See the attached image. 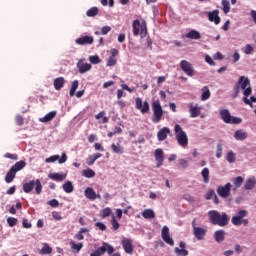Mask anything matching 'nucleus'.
<instances>
[{
	"instance_id": "nucleus-1",
	"label": "nucleus",
	"mask_w": 256,
	"mask_h": 256,
	"mask_svg": "<svg viewBox=\"0 0 256 256\" xmlns=\"http://www.w3.org/2000/svg\"><path fill=\"white\" fill-rule=\"evenodd\" d=\"M208 217L212 225H218L219 227H226V225H229V216H227V213L225 212L221 214L216 210H210L208 212Z\"/></svg>"
},
{
	"instance_id": "nucleus-2",
	"label": "nucleus",
	"mask_w": 256,
	"mask_h": 256,
	"mask_svg": "<svg viewBox=\"0 0 256 256\" xmlns=\"http://www.w3.org/2000/svg\"><path fill=\"white\" fill-rule=\"evenodd\" d=\"M238 85L240 86V89H243V101L245 103V105H250L251 107H253V104L251 103V101L247 98L249 97V95H251V93H253V90L251 89V82L249 81V78L245 77V76H241L238 80Z\"/></svg>"
},
{
	"instance_id": "nucleus-3",
	"label": "nucleus",
	"mask_w": 256,
	"mask_h": 256,
	"mask_svg": "<svg viewBox=\"0 0 256 256\" xmlns=\"http://www.w3.org/2000/svg\"><path fill=\"white\" fill-rule=\"evenodd\" d=\"M174 133H175V137L178 142V145H180V147L185 148L187 147V145H189V138L187 137V133L183 131V128L181 127V125L179 124L175 125Z\"/></svg>"
},
{
	"instance_id": "nucleus-4",
	"label": "nucleus",
	"mask_w": 256,
	"mask_h": 256,
	"mask_svg": "<svg viewBox=\"0 0 256 256\" xmlns=\"http://www.w3.org/2000/svg\"><path fill=\"white\" fill-rule=\"evenodd\" d=\"M33 189H35L36 195H41V192L43 191V185L41 184V180H31L23 184L24 193H31Z\"/></svg>"
},
{
	"instance_id": "nucleus-5",
	"label": "nucleus",
	"mask_w": 256,
	"mask_h": 256,
	"mask_svg": "<svg viewBox=\"0 0 256 256\" xmlns=\"http://www.w3.org/2000/svg\"><path fill=\"white\" fill-rule=\"evenodd\" d=\"M221 119L224 123L228 125H239V123H243V119L239 117H235L231 115V112L227 109H223L220 111Z\"/></svg>"
},
{
	"instance_id": "nucleus-6",
	"label": "nucleus",
	"mask_w": 256,
	"mask_h": 256,
	"mask_svg": "<svg viewBox=\"0 0 256 256\" xmlns=\"http://www.w3.org/2000/svg\"><path fill=\"white\" fill-rule=\"evenodd\" d=\"M246 215V210L238 211V213L234 215L231 219L232 224H234L236 227H239V225H244L245 227H247V225H249V220L245 219Z\"/></svg>"
},
{
	"instance_id": "nucleus-7",
	"label": "nucleus",
	"mask_w": 256,
	"mask_h": 256,
	"mask_svg": "<svg viewBox=\"0 0 256 256\" xmlns=\"http://www.w3.org/2000/svg\"><path fill=\"white\" fill-rule=\"evenodd\" d=\"M152 111V123H159L163 117V108L161 107V102H159V100L152 103Z\"/></svg>"
},
{
	"instance_id": "nucleus-8",
	"label": "nucleus",
	"mask_w": 256,
	"mask_h": 256,
	"mask_svg": "<svg viewBox=\"0 0 256 256\" xmlns=\"http://www.w3.org/2000/svg\"><path fill=\"white\" fill-rule=\"evenodd\" d=\"M232 185L231 183H226L224 186L220 185L217 188V194L219 195V197H221L222 199H227V197H230L231 195V189H232Z\"/></svg>"
},
{
	"instance_id": "nucleus-9",
	"label": "nucleus",
	"mask_w": 256,
	"mask_h": 256,
	"mask_svg": "<svg viewBox=\"0 0 256 256\" xmlns=\"http://www.w3.org/2000/svg\"><path fill=\"white\" fill-rule=\"evenodd\" d=\"M180 67L182 71H184V73L188 75V77H193V75H195V69L193 68V64H191L189 61L182 60L180 62Z\"/></svg>"
},
{
	"instance_id": "nucleus-10",
	"label": "nucleus",
	"mask_w": 256,
	"mask_h": 256,
	"mask_svg": "<svg viewBox=\"0 0 256 256\" xmlns=\"http://www.w3.org/2000/svg\"><path fill=\"white\" fill-rule=\"evenodd\" d=\"M136 109L142 113V115H145V113H149V102L144 101L141 98H136Z\"/></svg>"
},
{
	"instance_id": "nucleus-11",
	"label": "nucleus",
	"mask_w": 256,
	"mask_h": 256,
	"mask_svg": "<svg viewBox=\"0 0 256 256\" xmlns=\"http://www.w3.org/2000/svg\"><path fill=\"white\" fill-rule=\"evenodd\" d=\"M161 237L167 245H170V247H173V245H175V241L173 240V238H171V234L169 233V227L163 226L161 231Z\"/></svg>"
},
{
	"instance_id": "nucleus-12",
	"label": "nucleus",
	"mask_w": 256,
	"mask_h": 256,
	"mask_svg": "<svg viewBox=\"0 0 256 256\" xmlns=\"http://www.w3.org/2000/svg\"><path fill=\"white\" fill-rule=\"evenodd\" d=\"M189 107V113H190V117H192V119H195V117H199V115H201V106H199V104H195L193 102H191L190 104H188Z\"/></svg>"
},
{
	"instance_id": "nucleus-13",
	"label": "nucleus",
	"mask_w": 256,
	"mask_h": 256,
	"mask_svg": "<svg viewBox=\"0 0 256 256\" xmlns=\"http://www.w3.org/2000/svg\"><path fill=\"white\" fill-rule=\"evenodd\" d=\"M96 251L99 255H105V253H108V255H113L115 248H113V246H111L109 243L104 242L103 245Z\"/></svg>"
},
{
	"instance_id": "nucleus-14",
	"label": "nucleus",
	"mask_w": 256,
	"mask_h": 256,
	"mask_svg": "<svg viewBox=\"0 0 256 256\" xmlns=\"http://www.w3.org/2000/svg\"><path fill=\"white\" fill-rule=\"evenodd\" d=\"M121 245L125 253H128V255L133 254V240H131L130 238H123L121 241Z\"/></svg>"
},
{
	"instance_id": "nucleus-15",
	"label": "nucleus",
	"mask_w": 256,
	"mask_h": 256,
	"mask_svg": "<svg viewBox=\"0 0 256 256\" xmlns=\"http://www.w3.org/2000/svg\"><path fill=\"white\" fill-rule=\"evenodd\" d=\"M55 161H58L60 165H63V163L67 162V154L62 153L61 158L59 157V155H53V156H50L49 158H46L47 163H55Z\"/></svg>"
},
{
	"instance_id": "nucleus-16",
	"label": "nucleus",
	"mask_w": 256,
	"mask_h": 256,
	"mask_svg": "<svg viewBox=\"0 0 256 256\" xmlns=\"http://www.w3.org/2000/svg\"><path fill=\"white\" fill-rule=\"evenodd\" d=\"M193 229H194V236L196 237V239H198V241H202L205 235H207V230L205 228L195 226V223H193Z\"/></svg>"
},
{
	"instance_id": "nucleus-17",
	"label": "nucleus",
	"mask_w": 256,
	"mask_h": 256,
	"mask_svg": "<svg viewBox=\"0 0 256 256\" xmlns=\"http://www.w3.org/2000/svg\"><path fill=\"white\" fill-rule=\"evenodd\" d=\"M208 19L211 23H215V25H219L221 23V17H219V10H213L208 12Z\"/></svg>"
},
{
	"instance_id": "nucleus-18",
	"label": "nucleus",
	"mask_w": 256,
	"mask_h": 256,
	"mask_svg": "<svg viewBox=\"0 0 256 256\" xmlns=\"http://www.w3.org/2000/svg\"><path fill=\"white\" fill-rule=\"evenodd\" d=\"M93 41H94L93 36H82L75 40L77 45H93Z\"/></svg>"
},
{
	"instance_id": "nucleus-19",
	"label": "nucleus",
	"mask_w": 256,
	"mask_h": 256,
	"mask_svg": "<svg viewBox=\"0 0 256 256\" xmlns=\"http://www.w3.org/2000/svg\"><path fill=\"white\" fill-rule=\"evenodd\" d=\"M171 134V129L168 127L161 128L157 133V139L158 141H165L167 139V136Z\"/></svg>"
},
{
	"instance_id": "nucleus-20",
	"label": "nucleus",
	"mask_w": 256,
	"mask_h": 256,
	"mask_svg": "<svg viewBox=\"0 0 256 256\" xmlns=\"http://www.w3.org/2000/svg\"><path fill=\"white\" fill-rule=\"evenodd\" d=\"M154 157L156 159L157 167H161V165H163V161L165 160L163 149L161 148L156 149L154 153Z\"/></svg>"
},
{
	"instance_id": "nucleus-21",
	"label": "nucleus",
	"mask_w": 256,
	"mask_h": 256,
	"mask_svg": "<svg viewBox=\"0 0 256 256\" xmlns=\"http://www.w3.org/2000/svg\"><path fill=\"white\" fill-rule=\"evenodd\" d=\"M84 195L86 199H89L90 201H95V199H97V196L95 195V190L92 187H87L84 191Z\"/></svg>"
},
{
	"instance_id": "nucleus-22",
	"label": "nucleus",
	"mask_w": 256,
	"mask_h": 256,
	"mask_svg": "<svg viewBox=\"0 0 256 256\" xmlns=\"http://www.w3.org/2000/svg\"><path fill=\"white\" fill-rule=\"evenodd\" d=\"M214 239H215L216 243H223V241H225V230L215 231Z\"/></svg>"
},
{
	"instance_id": "nucleus-23",
	"label": "nucleus",
	"mask_w": 256,
	"mask_h": 256,
	"mask_svg": "<svg viewBox=\"0 0 256 256\" xmlns=\"http://www.w3.org/2000/svg\"><path fill=\"white\" fill-rule=\"evenodd\" d=\"M101 157H103V154H101V153H96L94 155H90L86 159V163H87V165H89L91 167L95 164V161H97V159H101Z\"/></svg>"
},
{
	"instance_id": "nucleus-24",
	"label": "nucleus",
	"mask_w": 256,
	"mask_h": 256,
	"mask_svg": "<svg viewBox=\"0 0 256 256\" xmlns=\"http://www.w3.org/2000/svg\"><path fill=\"white\" fill-rule=\"evenodd\" d=\"M111 149L113 153H116L118 155H123V153H125V148L121 146V144L119 143L118 144L112 143Z\"/></svg>"
},
{
	"instance_id": "nucleus-25",
	"label": "nucleus",
	"mask_w": 256,
	"mask_h": 256,
	"mask_svg": "<svg viewBox=\"0 0 256 256\" xmlns=\"http://www.w3.org/2000/svg\"><path fill=\"white\" fill-rule=\"evenodd\" d=\"M55 115H57V112L51 111L48 114H46L44 117L40 118L39 121L41 123H49V121H53V119H55Z\"/></svg>"
},
{
	"instance_id": "nucleus-26",
	"label": "nucleus",
	"mask_w": 256,
	"mask_h": 256,
	"mask_svg": "<svg viewBox=\"0 0 256 256\" xmlns=\"http://www.w3.org/2000/svg\"><path fill=\"white\" fill-rule=\"evenodd\" d=\"M185 37L186 39L199 40L201 39V33L197 30H190L188 33H186Z\"/></svg>"
},
{
	"instance_id": "nucleus-27",
	"label": "nucleus",
	"mask_w": 256,
	"mask_h": 256,
	"mask_svg": "<svg viewBox=\"0 0 256 256\" xmlns=\"http://www.w3.org/2000/svg\"><path fill=\"white\" fill-rule=\"evenodd\" d=\"M63 85H65V78L58 77L54 80V89H56V91H61Z\"/></svg>"
},
{
	"instance_id": "nucleus-28",
	"label": "nucleus",
	"mask_w": 256,
	"mask_h": 256,
	"mask_svg": "<svg viewBox=\"0 0 256 256\" xmlns=\"http://www.w3.org/2000/svg\"><path fill=\"white\" fill-rule=\"evenodd\" d=\"M255 185H256V179H255V177H251L244 184V189L246 191H251V189L255 188Z\"/></svg>"
},
{
	"instance_id": "nucleus-29",
	"label": "nucleus",
	"mask_w": 256,
	"mask_h": 256,
	"mask_svg": "<svg viewBox=\"0 0 256 256\" xmlns=\"http://www.w3.org/2000/svg\"><path fill=\"white\" fill-rule=\"evenodd\" d=\"M27 163L24 160H20L18 162H16L11 169H13L16 173L18 171H21L22 169H25Z\"/></svg>"
},
{
	"instance_id": "nucleus-30",
	"label": "nucleus",
	"mask_w": 256,
	"mask_h": 256,
	"mask_svg": "<svg viewBox=\"0 0 256 256\" xmlns=\"http://www.w3.org/2000/svg\"><path fill=\"white\" fill-rule=\"evenodd\" d=\"M113 210H111L110 207H106L101 211L100 217L102 219H107V217H111V219L113 218Z\"/></svg>"
},
{
	"instance_id": "nucleus-31",
	"label": "nucleus",
	"mask_w": 256,
	"mask_h": 256,
	"mask_svg": "<svg viewBox=\"0 0 256 256\" xmlns=\"http://www.w3.org/2000/svg\"><path fill=\"white\" fill-rule=\"evenodd\" d=\"M15 175H17V172L14 169L10 168L5 176V181L7 183L13 182V179H15Z\"/></svg>"
},
{
	"instance_id": "nucleus-32",
	"label": "nucleus",
	"mask_w": 256,
	"mask_h": 256,
	"mask_svg": "<svg viewBox=\"0 0 256 256\" xmlns=\"http://www.w3.org/2000/svg\"><path fill=\"white\" fill-rule=\"evenodd\" d=\"M247 136V132H243V130H237L234 134V137L237 141H245Z\"/></svg>"
},
{
	"instance_id": "nucleus-33",
	"label": "nucleus",
	"mask_w": 256,
	"mask_h": 256,
	"mask_svg": "<svg viewBox=\"0 0 256 256\" xmlns=\"http://www.w3.org/2000/svg\"><path fill=\"white\" fill-rule=\"evenodd\" d=\"M142 217L144 219H155V212H153L152 209H145L143 212H142Z\"/></svg>"
},
{
	"instance_id": "nucleus-34",
	"label": "nucleus",
	"mask_w": 256,
	"mask_h": 256,
	"mask_svg": "<svg viewBox=\"0 0 256 256\" xmlns=\"http://www.w3.org/2000/svg\"><path fill=\"white\" fill-rule=\"evenodd\" d=\"M82 176L86 177V179H93V177H95V171L90 168L84 169L82 170Z\"/></svg>"
},
{
	"instance_id": "nucleus-35",
	"label": "nucleus",
	"mask_w": 256,
	"mask_h": 256,
	"mask_svg": "<svg viewBox=\"0 0 256 256\" xmlns=\"http://www.w3.org/2000/svg\"><path fill=\"white\" fill-rule=\"evenodd\" d=\"M62 189L65 191V193H73V183L71 181L65 182L62 186Z\"/></svg>"
},
{
	"instance_id": "nucleus-36",
	"label": "nucleus",
	"mask_w": 256,
	"mask_h": 256,
	"mask_svg": "<svg viewBox=\"0 0 256 256\" xmlns=\"http://www.w3.org/2000/svg\"><path fill=\"white\" fill-rule=\"evenodd\" d=\"M79 73H87V71H91V64L89 63H83L78 65Z\"/></svg>"
},
{
	"instance_id": "nucleus-37",
	"label": "nucleus",
	"mask_w": 256,
	"mask_h": 256,
	"mask_svg": "<svg viewBox=\"0 0 256 256\" xmlns=\"http://www.w3.org/2000/svg\"><path fill=\"white\" fill-rule=\"evenodd\" d=\"M202 95H201V101H207L209 97H211V91H209V88L207 86H204L202 89Z\"/></svg>"
},
{
	"instance_id": "nucleus-38",
	"label": "nucleus",
	"mask_w": 256,
	"mask_h": 256,
	"mask_svg": "<svg viewBox=\"0 0 256 256\" xmlns=\"http://www.w3.org/2000/svg\"><path fill=\"white\" fill-rule=\"evenodd\" d=\"M66 175L59 174V173H52L49 174V179H52L53 181H64Z\"/></svg>"
},
{
	"instance_id": "nucleus-39",
	"label": "nucleus",
	"mask_w": 256,
	"mask_h": 256,
	"mask_svg": "<svg viewBox=\"0 0 256 256\" xmlns=\"http://www.w3.org/2000/svg\"><path fill=\"white\" fill-rule=\"evenodd\" d=\"M51 253H53V248H51L49 244H44L40 251V254L41 255H51Z\"/></svg>"
},
{
	"instance_id": "nucleus-40",
	"label": "nucleus",
	"mask_w": 256,
	"mask_h": 256,
	"mask_svg": "<svg viewBox=\"0 0 256 256\" xmlns=\"http://www.w3.org/2000/svg\"><path fill=\"white\" fill-rule=\"evenodd\" d=\"M87 17H97L99 15V8L92 7L86 11Z\"/></svg>"
},
{
	"instance_id": "nucleus-41",
	"label": "nucleus",
	"mask_w": 256,
	"mask_h": 256,
	"mask_svg": "<svg viewBox=\"0 0 256 256\" xmlns=\"http://www.w3.org/2000/svg\"><path fill=\"white\" fill-rule=\"evenodd\" d=\"M132 27H133V35L137 37V35H139V27H141V22L139 20H134Z\"/></svg>"
},
{
	"instance_id": "nucleus-42",
	"label": "nucleus",
	"mask_w": 256,
	"mask_h": 256,
	"mask_svg": "<svg viewBox=\"0 0 256 256\" xmlns=\"http://www.w3.org/2000/svg\"><path fill=\"white\" fill-rule=\"evenodd\" d=\"M111 225H112L113 231H118L119 227H121V225L119 224V221H117V218H115V214H112Z\"/></svg>"
},
{
	"instance_id": "nucleus-43",
	"label": "nucleus",
	"mask_w": 256,
	"mask_h": 256,
	"mask_svg": "<svg viewBox=\"0 0 256 256\" xmlns=\"http://www.w3.org/2000/svg\"><path fill=\"white\" fill-rule=\"evenodd\" d=\"M201 175L203 178V183H209V168H203V170L201 171Z\"/></svg>"
},
{
	"instance_id": "nucleus-44",
	"label": "nucleus",
	"mask_w": 256,
	"mask_h": 256,
	"mask_svg": "<svg viewBox=\"0 0 256 256\" xmlns=\"http://www.w3.org/2000/svg\"><path fill=\"white\" fill-rule=\"evenodd\" d=\"M79 88V81L74 80L72 82L71 88H70V97H73L75 95V91Z\"/></svg>"
},
{
	"instance_id": "nucleus-45",
	"label": "nucleus",
	"mask_w": 256,
	"mask_h": 256,
	"mask_svg": "<svg viewBox=\"0 0 256 256\" xmlns=\"http://www.w3.org/2000/svg\"><path fill=\"white\" fill-rule=\"evenodd\" d=\"M71 245V249L73 251H76V253H79V251H81V249H83V243H75L74 241L70 242Z\"/></svg>"
},
{
	"instance_id": "nucleus-46",
	"label": "nucleus",
	"mask_w": 256,
	"mask_h": 256,
	"mask_svg": "<svg viewBox=\"0 0 256 256\" xmlns=\"http://www.w3.org/2000/svg\"><path fill=\"white\" fill-rule=\"evenodd\" d=\"M174 252L176 253L177 256H187L189 255V251L187 249H179L176 247L174 249Z\"/></svg>"
},
{
	"instance_id": "nucleus-47",
	"label": "nucleus",
	"mask_w": 256,
	"mask_h": 256,
	"mask_svg": "<svg viewBox=\"0 0 256 256\" xmlns=\"http://www.w3.org/2000/svg\"><path fill=\"white\" fill-rule=\"evenodd\" d=\"M222 7L224 13H229V11H231V6L227 0H222Z\"/></svg>"
},
{
	"instance_id": "nucleus-48",
	"label": "nucleus",
	"mask_w": 256,
	"mask_h": 256,
	"mask_svg": "<svg viewBox=\"0 0 256 256\" xmlns=\"http://www.w3.org/2000/svg\"><path fill=\"white\" fill-rule=\"evenodd\" d=\"M243 181H245V180L241 176H238L235 178L234 186L236 187V189H239V187H241V185H243Z\"/></svg>"
},
{
	"instance_id": "nucleus-49",
	"label": "nucleus",
	"mask_w": 256,
	"mask_h": 256,
	"mask_svg": "<svg viewBox=\"0 0 256 256\" xmlns=\"http://www.w3.org/2000/svg\"><path fill=\"white\" fill-rule=\"evenodd\" d=\"M226 159H227L228 163H235V159H236L235 153L233 151H229L227 153Z\"/></svg>"
},
{
	"instance_id": "nucleus-50",
	"label": "nucleus",
	"mask_w": 256,
	"mask_h": 256,
	"mask_svg": "<svg viewBox=\"0 0 256 256\" xmlns=\"http://www.w3.org/2000/svg\"><path fill=\"white\" fill-rule=\"evenodd\" d=\"M222 155H223V145L217 144V148H216V157H217V159H221Z\"/></svg>"
},
{
	"instance_id": "nucleus-51",
	"label": "nucleus",
	"mask_w": 256,
	"mask_h": 256,
	"mask_svg": "<svg viewBox=\"0 0 256 256\" xmlns=\"http://www.w3.org/2000/svg\"><path fill=\"white\" fill-rule=\"evenodd\" d=\"M215 190H213V189H210V190H208L207 191V193H206V195H205V199L207 200V201H210V199H213V197H215Z\"/></svg>"
},
{
	"instance_id": "nucleus-52",
	"label": "nucleus",
	"mask_w": 256,
	"mask_h": 256,
	"mask_svg": "<svg viewBox=\"0 0 256 256\" xmlns=\"http://www.w3.org/2000/svg\"><path fill=\"white\" fill-rule=\"evenodd\" d=\"M7 223L9 225V227H15V225H17V218H15V217H8L7 218Z\"/></svg>"
},
{
	"instance_id": "nucleus-53",
	"label": "nucleus",
	"mask_w": 256,
	"mask_h": 256,
	"mask_svg": "<svg viewBox=\"0 0 256 256\" xmlns=\"http://www.w3.org/2000/svg\"><path fill=\"white\" fill-rule=\"evenodd\" d=\"M5 159H11L12 161H17L19 159V156L17 154H11V153H6L4 155Z\"/></svg>"
},
{
	"instance_id": "nucleus-54",
	"label": "nucleus",
	"mask_w": 256,
	"mask_h": 256,
	"mask_svg": "<svg viewBox=\"0 0 256 256\" xmlns=\"http://www.w3.org/2000/svg\"><path fill=\"white\" fill-rule=\"evenodd\" d=\"M114 65H117V59L110 56L107 61V66L114 67Z\"/></svg>"
},
{
	"instance_id": "nucleus-55",
	"label": "nucleus",
	"mask_w": 256,
	"mask_h": 256,
	"mask_svg": "<svg viewBox=\"0 0 256 256\" xmlns=\"http://www.w3.org/2000/svg\"><path fill=\"white\" fill-rule=\"evenodd\" d=\"M89 61L94 65H97V63H101V59H99V56H90Z\"/></svg>"
},
{
	"instance_id": "nucleus-56",
	"label": "nucleus",
	"mask_w": 256,
	"mask_h": 256,
	"mask_svg": "<svg viewBox=\"0 0 256 256\" xmlns=\"http://www.w3.org/2000/svg\"><path fill=\"white\" fill-rule=\"evenodd\" d=\"M15 121H16V125H19V126L25 123V119H23V116L21 115H17L15 118Z\"/></svg>"
},
{
	"instance_id": "nucleus-57",
	"label": "nucleus",
	"mask_w": 256,
	"mask_h": 256,
	"mask_svg": "<svg viewBox=\"0 0 256 256\" xmlns=\"http://www.w3.org/2000/svg\"><path fill=\"white\" fill-rule=\"evenodd\" d=\"M244 53L245 55H251V53H253V46H251V44H247L245 46Z\"/></svg>"
},
{
	"instance_id": "nucleus-58",
	"label": "nucleus",
	"mask_w": 256,
	"mask_h": 256,
	"mask_svg": "<svg viewBox=\"0 0 256 256\" xmlns=\"http://www.w3.org/2000/svg\"><path fill=\"white\" fill-rule=\"evenodd\" d=\"M95 227H98V229H100V231H106L107 230V226L105 224H103L102 222H96Z\"/></svg>"
},
{
	"instance_id": "nucleus-59",
	"label": "nucleus",
	"mask_w": 256,
	"mask_h": 256,
	"mask_svg": "<svg viewBox=\"0 0 256 256\" xmlns=\"http://www.w3.org/2000/svg\"><path fill=\"white\" fill-rule=\"evenodd\" d=\"M47 205H50V207H59V201H57V199H52L47 202Z\"/></svg>"
},
{
	"instance_id": "nucleus-60",
	"label": "nucleus",
	"mask_w": 256,
	"mask_h": 256,
	"mask_svg": "<svg viewBox=\"0 0 256 256\" xmlns=\"http://www.w3.org/2000/svg\"><path fill=\"white\" fill-rule=\"evenodd\" d=\"M179 165H180V167L185 169V168L189 167V162L185 159H180L179 160Z\"/></svg>"
},
{
	"instance_id": "nucleus-61",
	"label": "nucleus",
	"mask_w": 256,
	"mask_h": 256,
	"mask_svg": "<svg viewBox=\"0 0 256 256\" xmlns=\"http://www.w3.org/2000/svg\"><path fill=\"white\" fill-rule=\"evenodd\" d=\"M52 217L56 221H61V219H63V217H61V214L59 212H57V211H53L52 212Z\"/></svg>"
},
{
	"instance_id": "nucleus-62",
	"label": "nucleus",
	"mask_w": 256,
	"mask_h": 256,
	"mask_svg": "<svg viewBox=\"0 0 256 256\" xmlns=\"http://www.w3.org/2000/svg\"><path fill=\"white\" fill-rule=\"evenodd\" d=\"M111 31V26H103L101 29V35H107Z\"/></svg>"
},
{
	"instance_id": "nucleus-63",
	"label": "nucleus",
	"mask_w": 256,
	"mask_h": 256,
	"mask_svg": "<svg viewBox=\"0 0 256 256\" xmlns=\"http://www.w3.org/2000/svg\"><path fill=\"white\" fill-rule=\"evenodd\" d=\"M241 87L238 85L234 86V94H233V99H236V97H239V91Z\"/></svg>"
},
{
	"instance_id": "nucleus-64",
	"label": "nucleus",
	"mask_w": 256,
	"mask_h": 256,
	"mask_svg": "<svg viewBox=\"0 0 256 256\" xmlns=\"http://www.w3.org/2000/svg\"><path fill=\"white\" fill-rule=\"evenodd\" d=\"M22 225H23L24 229H31V223L27 219H23Z\"/></svg>"
}]
</instances>
